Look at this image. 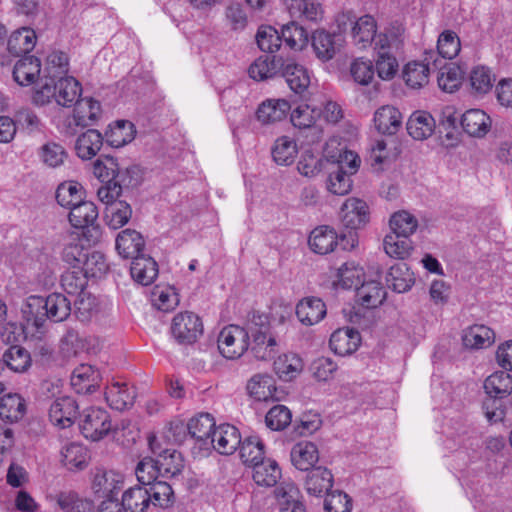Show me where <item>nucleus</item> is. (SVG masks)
I'll return each instance as SVG.
<instances>
[{
    "label": "nucleus",
    "mask_w": 512,
    "mask_h": 512,
    "mask_svg": "<svg viewBox=\"0 0 512 512\" xmlns=\"http://www.w3.org/2000/svg\"><path fill=\"white\" fill-rule=\"evenodd\" d=\"M23 318L27 325L41 329L46 320L62 322L71 314V301L61 293H52L46 298L30 296L22 307Z\"/></svg>",
    "instance_id": "obj_1"
},
{
    "label": "nucleus",
    "mask_w": 512,
    "mask_h": 512,
    "mask_svg": "<svg viewBox=\"0 0 512 512\" xmlns=\"http://www.w3.org/2000/svg\"><path fill=\"white\" fill-rule=\"evenodd\" d=\"M484 389L489 399L484 401L483 409L490 422L501 421L505 415L498 401L507 397L512 392V377L506 371H497L488 376L484 382Z\"/></svg>",
    "instance_id": "obj_2"
},
{
    "label": "nucleus",
    "mask_w": 512,
    "mask_h": 512,
    "mask_svg": "<svg viewBox=\"0 0 512 512\" xmlns=\"http://www.w3.org/2000/svg\"><path fill=\"white\" fill-rule=\"evenodd\" d=\"M359 157L352 151L340 153L337 163L329 169L328 190L335 195H346L352 188L351 175L356 173Z\"/></svg>",
    "instance_id": "obj_3"
},
{
    "label": "nucleus",
    "mask_w": 512,
    "mask_h": 512,
    "mask_svg": "<svg viewBox=\"0 0 512 512\" xmlns=\"http://www.w3.org/2000/svg\"><path fill=\"white\" fill-rule=\"evenodd\" d=\"M171 334L181 345L195 343L203 333V323L200 317L190 311L177 313L171 323Z\"/></svg>",
    "instance_id": "obj_4"
},
{
    "label": "nucleus",
    "mask_w": 512,
    "mask_h": 512,
    "mask_svg": "<svg viewBox=\"0 0 512 512\" xmlns=\"http://www.w3.org/2000/svg\"><path fill=\"white\" fill-rule=\"evenodd\" d=\"M79 426L83 436L92 441L103 439L112 429L108 412L96 407L84 410Z\"/></svg>",
    "instance_id": "obj_5"
},
{
    "label": "nucleus",
    "mask_w": 512,
    "mask_h": 512,
    "mask_svg": "<svg viewBox=\"0 0 512 512\" xmlns=\"http://www.w3.org/2000/svg\"><path fill=\"white\" fill-rule=\"evenodd\" d=\"M217 342L225 358L238 359L248 349V332L238 325H229L220 331Z\"/></svg>",
    "instance_id": "obj_6"
},
{
    "label": "nucleus",
    "mask_w": 512,
    "mask_h": 512,
    "mask_svg": "<svg viewBox=\"0 0 512 512\" xmlns=\"http://www.w3.org/2000/svg\"><path fill=\"white\" fill-rule=\"evenodd\" d=\"M186 429L190 437L196 441L199 451L207 454L212 449V434L216 428L214 419L210 414L202 413L191 418Z\"/></svg>",
    "instance_id": "obj_7"
},
{
    "label": "nucleus",
    "mask_w": 512,
    "mask_h": 512,
    "mask_svg": "<svg viewBox=\"0 0 512 512\" xmlns=\"http://www.w3.org/2000/svg\"><path fill=\"white\" fill-rule=\"evenodd\" d=\"M342 225L350 230L363 228L370 221V209L368 204L359 198H348L340 210Z\"/></svg>",
    "instance_id": "obj_8"
},
{
    "label": "nucleus",
    "mask_w": 512,
    "mask_h": 512,
    "mask_svg": "<svg viewBox=\"0 0 512 512\" xmlns=\"http://www.w3.org/2000/svg\"><path fill=\"white\" fill-rule=\"evenodd\" d=\"M311 44L316 57L321 61H329L341 50L344 38L341 33H329L316 30L311 36Z\"/></svg>",
    "instance_id": "obj_9"
},
{
    "label": "nucleus",
    "mask_w": 512,
    "mask_h": 512,
    "mask_svg": "<svg viewBox=\"0 0 512 512\" xmlns=\"http://www.w3.org/2000/svg\"><path fill=\"white\" fill-rule=\"evenodd\" d=\"M124 478L115 471L97 470L92 481L93 492L101 498L117 499L116 496L123 488Z\"/></svg>",
    "instance_id": "obj_10"
},
{
    "label": "nucleus",
    "mask_w": 512,
    "mask_h": 512,
    "mask_svg": "<svg viewBox=\"0 0 512 512\" xmlns=\"http://www.w3.org/2000/svg\"><path fill=\"white\" fill-rule=\"evenodd\" d=\"M79 406L76 400L69 396L57 398L49 408L50 421L59 428L70 427L78 415Z\"/></svg>",
    "instance_id": "obj_11"
},
{
    "label": "nucleus",
    "mask_w": 512,
    "mask_h": 512,
    "mask_svg": "<svg viewBox=\"0 0 512 512\" xmlns=\"http://www.w3.org/2000/svg\"><path fill=\"white\" fill-rule=\"evenodd\" d=\"M101 373L89 364L76 367L71 376V385L78 394H92L99 389Z\"/></svg>",
    "instance_id": "obj_12"
},
{
    "label": "nucleus",
    "mask_w": 512,
    "mask_h": 512,
    "mask_svg": "<svg viewBox=\"0 0 512 512\" xmlns=\"http://www.w3.org/2000/svg\"><path fill=\"white\" fill-rule=\"evenodd\" d=\"M361 342L358 330L354 328H340L334 331L329 340L331 350L339 355L346 356L354 353Z\"/></svg>",
    "instance_id": "obj_13"
},
{
    "label": "nucleus",
    "mask_w": 512,
    "mask_h": 512,
    "mask_svg": "<svg viewBox=\"0 0 512 512\" xmlns=\"http://www.w3.org/2000/svg\"><path fill=\"white\" fill-rule=\"evenodd\" d=\"M212 439V448L223 455L233 454L242 442L238 429L230 424L217 427L213 431Z\"/></svg>",
    "instance_id": "obj_14"
},
{
    "label": "nucleus",
    "mask_w": 512,
    "mask_h": 512,
    "mask_svg": "<svg viewBox=\"0 0 512 512\" xmlns=\"http://www.w3.org/2000/svg\"><path fill=\"white\" fill-rule=\"evenodd\" d=\"M334 477L332 472L323 466H317L307 472L304 487L310 496L322 497L332 488Z\"/></svg>",
    "instance_id": "obj_15"
},
{
    "label": "nucleus",
    "mask_w": 512,
    "mask_h": 512,
    "mask_svg": "<svg viewBox=\"0 0 512 512\" xmlns=\"http://www.w3.org/2000/svg\"><path fill=\"white\" fill-rule=\"evenodd\" d=\"M434 52L426 53L425 63L412 61L405 65L403 70V79L407 86L413 89H419L429 82V74L431 71L432 60Z\"/></svg>",
    "instance_id": "obj_16"
},
{
    "label": "nucleus",
    "mask_w": 512,
    "mask_h": 512,
    "mask_svg": "<svg viewBox=\"0 0 512 512\" xmlns=\"http://www.w3.org/2000/svg\"><path fill=\"white\" fill-rule=\"evenodd\" d=\"M105 399L108 405L115 410H125L134 404L135 391L125 382L113 381L106 386Z\"/></svg>",
    "instance_id": "obj_17"
},
{
    "label": "nucleus",
    "mask_w": 512,
    "mask_h": 512,
    "mask_svg": "<svg viewBox=\"0 0 512 512\" xmlns=\"http://www.w3.org/2000/svg\"><path fill=\"white\" fill-rule=\"evenodd\" d=\"M290 110L286 99H266L258 106L256 117L262 124H272L285 119Z\"/></svg>",
    "instance_id": "obj_18"
},
{
    "label": "nucleus",
    "mask_w": 512,
    "mask_h": 512,
    "mask_svg": "<svg viewBox=\"0 0 512 512\" xmlns=\"http://www.w3.org/2000/svg\"><path fill=\"white\" fill-rule=\"evenodd\" d=\"M462 342L471 350L485 349L495 342V333L488 326L475 324L463 330Z\"/></svg>",
    "instance_id": "obj_19"
},
{
    "label": "nucleus",
    "mask_w": 512,
    "mask_h": 512,
    "mask_svg": "<svg viewBox=\"0 0 512 512\" xmlns=\"http://www.w3.org/2000/svg\"><path fill=\"white\" fill-rule=\"evenodd\" d=\"M40 73L41 61L33 55L22 57L13 68V78L20 86L34 84L39 79Z\"/></svg>",
    "instance_id": "obj_20"
},
{
    "label": "nucleus",
    "mask_w": 512,
    "mask_h": 512,
    "mask_svg": "<svg viewBox=\"0 0 512 512\" xmlns=\"http://www.w3.org/2000/svg\"><path fill=\"white\" fill-rule=\"evenodd\" d=\"M290 457L292 464L298 470L309 472L316 468L315 464L319 460V451L314 443L303 441L292 447Z\"/></svg>",
    "instance_id": "obj_21"
},
{
    "label": "nucleus",
    "mask_w": 512,
    "mask_h": 512,
    "mask_svg": "<svg viewBox=\"0 0 512 512\" xmlns=\"http://www.w3.org/2000/svg\"><path fill=\"white\" fill-rule=\"evenodd\" d=\"M280 75L285 78L289 88L296 94L301 95L309 87L310 76L307 69L293 61H283Z\"/></svg>",
    "instance_id": "obj_22"
},
{
    "label": "nucleus",
    "mask_w": 512,
    "mask_h": 512,
    "mask_svg": "<svg viewBox=\"0 0 512 512\" xmlns=\"http://www.w3.org/2000/svg\"><path fill=\"white\" fill-rule=\"evenodd\" d=\"M296 315L302 324L314 325L326 315L325 303L317 297H306L296 306Z\"/></svg>",
    "instance_id": "obj_23"
},
{
    "label": "nucleus",
    "mask_w": 512,
    "mask_h": 512,
    "mask_svg": "<svg viewBox=\"0 0 512 512\" xmlns=\"http://www.w3.org/2000/svg\"><path fill=\"white\" fill-rule=\"evenodd\" d=\"M402 114L393 106H382L374 114V125L379 133L384 135L396 134L402 125Z\"/></svg>",
    "instance_id": "obj_24"
},
{
    "label": "nucleus",
    "mask_w": 512,
    "mask_h": 512,
    "mask_svg": "<svg viewBox=\"0 0 512 512\" xmlns=\"http://www.w3.org/2000/svg\"><path fill=\"white\" fill-rule=\"evenodd\" d=\"M145 241L141 233L134 229H125L116 237V249L123 258H134L141 255Z\"/></svg>",
    "instance_id": "obj_25"
},
{
    "label": "nucleus",
    "mask_w": 512,
    "mask_h": 512,
    "mask_svg": "<svg viewBox=\"0 0 512 512\" xmlns=\"http://www.w3.org/2000/svg\"><path fill=\"white\" fill-rule=\"evenodd\" d=\"M283 58L277 56H260L249 67V75L256 81H264L280 75Z\"/></svg>",
    "instance_id": "obj_26"
},
{
    "label": "nucleus",
    "mask_w": 512,
    "mask_h": 512,
    "mask_svg": "<svg viewBox=\"0 0 512 512\" xmlns=\"http://www.w3.org/2000/svg\"><path fill=\"white\" fill-rule=\"evenodd\" d=\"M461 125L470 136L483 137L491 128V119L483 110L471 109L462 115Z\"/></svg>",
    "instance_id": "obj_27"
},
{
    "label": "nucleus",
    "mask_w": 512,
    "mask_h": 512,
    "mask_svg": "<svg viewBox=\"0 0 512 512\" xmlns=\"http://www.w3.org/2000/svg\"><path fill=\"white\" fill-rule=\"evenodd\" d=\"M130 273L132 278L141 285H150L158 275L156 261L143 254L132 259Z\"/></svg>",
    "instance_id": "obj_28"
},
{
    "label": "nucleus",
    "mask_w": 512,
    "mask_h": 512,
    "mask_svg": "<svg viewBox=\"0 0 512 512\" xmlns=\"http://www.w3.org/2000/svg\"><path fill=\"white\" fill-rule=\"evenodd\" d=\"M389 288L398 293H404L414 284V274L405 263H397L390 267L385 277Z\"/></svg>",
    "instance_id": "obj_29"
},
{
    "label": "nucleus",
    "mask_w": 512,
    "mask_h": 512,
    "mask_svg": "<svg viewBox=\"0 0 512 512\" xmlns=\"http://www.w3.org/2000/svg\"><path fill=\"white\" fill-rule=\"evenodd\" d=\"M36 41L35 31L30 27H22L10 35L7 41V49L12 55L20 56L31 52L36 45Z\"/></svg>",
    "instance_id": "obj_30"
},
{
    "label": "nucleus",
    "mask_w": 512,
    "mask_h": 512,
    "mask_svg": "<svg viewBox=\"0 0 512 512\" xmlns=\"http://www.w3.org/2000/svg\"><path fill=\"white\" fill-rule=\"evenodd\" d=\"M252 468V478L258 486L273 487L282 476L278 463L270 458L258 462Z\"/></svg>",
    "instance_id": "obj_31"
},
{
    "label": "nucleus",
    "mask_w": 512,
    "mask_h": 512,
    "mask_svg": "<svg viewBox=\"0 0 512 512\" xmlns=\"http://www.w3.org/2000/svg\"><path fill=\"white\" fill-rule=\"evenodd\" d=\"M26 413L25 400L17 393H9L0 398V418L14 423L21 420Z\"/></svg>",
    "instance_id": "obj_32"
},
{
    "label": "nucleus",
    "mask_w": 512,
    "mask_h": 512,
    "mask_svg": "<svg viewBox=\"0 0 512 512\" xmlns=\"http://www.w3.org/2000/svg\"><path fill=\"white\" fill-rule=\"evenodd\" d=\"M98 218V209L91 201H80L70 209L69 221L75 228L93 227Z\"/></svg>",
    "instance_id": "obj_33"
},
{
    "label": "nucleus",
    "mask_w": 512,
    "mask_h": 512,
    "mask_svg": "<svg viewBox=\"0 0 512 512\" xmlns=\"http://www.w3.org/2000/svg\"><path fill=\"white\" fill-rule=\"evenodd\" d=\"M434 128V118L424 111L414 112L407 121V131L415 140L427 139L432 135Z\"/></svg>",
    "instance_id": "obj_34"
},
{
    "label": "nucleus",
    "mask_w": 512,
    "mask_h": 512,
    "mask_svg": "<svg viewBox=\"0 0 512 512\" xmlns=\"http://www.w3.org/2000/svg\"><path fill=\"white\" fill-rule=\"evenodd\" d=\"M337 238L334 229L320 226L311 232L308 243L313 252L324 255L334 250Z\"/></svg>",
    "instance_id": "obj_35"
},
{
    "label": "nucleus",
    "mask_w": 512,
    "mask_h": 512,
    "mask_svg": "<svg viewBox=\"0 0 512 512\" xmlns=\"http://www.w3.org/2000/svg\"><path fill=\"white\" fill-rule=\"evenodd\" d=\"M81 94L80 83L73 77L65 76L56 80V103L63 107L74 105Z\"/></svg>",
    "instance_id": "obj_36"
},
{
    "label": "nucleus",
    "mask_w": 512,
    "mask_h": 512,
    "mask_svg": "<svg viewBox=\"0 0 512 512\" xmlns=\"http://www.w3.org/2000/svg\"><path fill=\"white\" fill-rule=\"evenodd\" d=\"M150 500L146 487L136 485L124 491L121 505L125 512H146Z\"/></svg>",
    "instance_id": "obj_37"
},
{
    "label": "nucleus",
    "mask_w": 512,
    "mask_h": 512,
    "mask_svg": "<svg viewBox=\"0 0 512 512\" xmlns=\"http://www.w3.org/2000/svg\"><path fill=\"white\" fill-rule=\"evenodd\" d=\"M136 130L132 122L118 120L105 133L106 143L111 147L120 148L135 138Z\"/></svg>",
    "instance_id": "obj_38"
},
{
    "label": "nucleus",
    "mask_w": 512,
    "mask_h": 512,
    "mask_svg": "<svg viewBox=\"0 0 512 512\" xmlns=\"http://www.w3.org/2000/svg\"><path fill=\"white\" fill-rule=\"evenodd\" d=\"M102 145V134L98 130L89 129L77 138L75 150L81 159L88 160L98 153Z\"/></svg>",
    "instance_id": "obj_39"
},
{
    "label": "nucleus",
    "mask_w": 512,
    "mask_h": 512,
    "mask_svg": "<svg viewBox=\"0 0 512 512\" xmlns=\"http://www.w3.org/2000/svg\"><path fill=\"white\" fill-rule=\"evenodd\" d=\"M160 476L163 478H172L180 474L184 461L180 452L171 449H164L162 453L155 458Z\"/></svg>",
    "instance_id": "obj_40"
},
{
    "label": "nucleus",
    "mask_w": 512,
    "mask_h": 512,
    "mask_svg": "<svg viewBox=\"0 0 512 512\" xmlns=\"http://www.w3.org/2000/svg\"><path fill=\"white\" fill-rule=\"evenodd\" d=\"M4 367L16 373L26 372L32 364V358L27 349L19 345L10 346L2 355Z\"/></svg>",
    "instance_id": "obj_41"
},
{
    "label": "nucleus",
    "mask_w": 512,
    "mask_h": 512,
    "mask_svg": "<svg viewBox=\"0 0 512 512\" xmlns=\"http://www.w3.org/2000/svg\"><path fill=\"white\" fill-rule=\"evenodd\" d=\"M100 115V103L92 98H84L75 103L74 119L78 126H91L95 124Z\"/></svg>",
    "instance_id": "obj_42"
},
{
    "label": "nucleus",
    "mask_w": 512,
    "mask_h": 512,
    "mask_svg": "<svg viewBox=\"0 0 512 512\" xmlns=\"http://www.w3.org/2000/svg\"><path fill=\"white\" fill-rule=\"evenodd\" d=\"M247 390L258 401L274 399L276 392L275 380L267 374L255 375L249 380Z\"/></svg>",
    "instance_id": "obj_43"
},
{
    "label": "nucleus",
    "mask_w": 512,
    "mask_h": 512,
    "mask_svg": "<svg viewBox=\"0 0 512 512\" xmlns=\"http://www.w3.org/2000/svg\"><path fill=\"white\" fill-rule=\"evenodd\" d=\"M432 66L435 69H439L437 75V82L443 91L454 92L458 89L461 84V73L460 69L452 64H446L441 66V61L434 59Z\"/></svg>",
    "instance_id": "obj_44"
},
{
    "label": "nucleus",
    "mask_w": 512,
    "mask_h": 512,
    "mask_svg": "<svg viewBox=\"0 0 512 512\" xmlns=\"http://www.w3.org/2000/svg\"><path fill=\"white\" fill-rule=\"evenodd\" d=\"M356 295L362 306L366 308H376L382 304L386 292L380 282L371 280L363 282L361 286L357 287Z\"/></svg>",
    "instance_id": "obj_45"
},
{
    "label": "nucleus",
    "mask_w": 512,
    "mask_h": 512,
    "mask_svg": "<svg viewBox=\"0 0 512 512\" xmlns=\"http://www.w3.org/2000/svg\"><path fill=\"white\" fill-rule=\"evenodd\" d=\"M376 21L370 15L358 18L352 26V36L356 45L367 47L373 42L376 34Z\"/></svg>",
    "instance_id": "obj_46"
},
{
    "label": "nucleus",
    "mask_w": 512,
    "mask_h": 512,
    "mask_svg": "<svg viewBox=\"0 0 512 512\" xmlns=\"http://www.w3.org/2000/svg\"><path fill=\"white\" fill-rule=\"evenodd\" d=\"M239 453L242 462L247 466H255L260 461L265 460L264 444L258 436L245 438L240 446Z\"/></svg>",
    "instance_id": "obj_47"
},
{
    "label": "nucleus",
    "mask_w": 512,
    "mask_h": 512,
    "mask_svg": "<svg viewBox=\"0 0 512 512\" xmlns=\"http://www.w3.org/2000/svg\"><path fill=\"white\" fill-rule=\"evenodd\" d=\"M302 369V359L295 354H283L274 361V370L279 378L284 381L294 379Z\"/></svg>",
    "instance_id": "obj_48"
},
{
    "label": "nucleus",
    "mask_w": 512,
    "mask_h": 512,
    "mask_svg": "<svg viewBox=\"0 0 512 512\" xmlns=\"http://www.w3.org/2000/svg\"><path fill=\"white\" fill-rule=\"evenodd\" d=\"M297 153V143L288 136L277 138L272 148L273 160L279 165L292 164Z\"/></svg>",
    "instance_id": "obj_49"
},
{
    "label": "nucleus",
    "mask_w": 512,
    "mask_h": 512,
    "mask_svg": "<svg viewBox=\"0 0 512 512\" xmlns=\"http://www.w3.org/2000/svg\"><path fill=\"white\" fill-rule=\"evenodd\" d=\"M132 217V208L126 201L114 202L105 209L106 224L116 230L123 227Z\"/></svg>",
    "instance_id": "obj_50"
},
{
    "label": "nucleus",
    "mask_w": 512,
    "mask_h": 512,
    "mask_svg": "<svg viewBox=\"0 0 512 512\" xmlns=\"http://www.w3.org/2000/svg\"><path fill=\"white\" fill-rule=\"evenodd\" d=\"M83 187L75 181L61 183L56 190V200L62 207L71 209L82 201Z\"/></svg>",
    "instance_id": "obj_51"
},
{
    "label": "nucleus",
    "mask_w": 512,
    "mask_h": 512,
    "mask_svg": "<svg viewBox=\"0 0 512 512\" xmlns=\"http://www.w3.org/2000/svg\"><path fill=\"white\" fill-rule=\"evenodd\" d=\"M292 17H304L309 21H316L321 17L322 9L314 0H285Z\"/></svg>",
    "instance_id": "obj_52"
},
{
    "label": "nucleus",
    "mask_w": 512,
    "mask_h": 512,
    "mask_svg": "<svg viewBox=\"0 0 512 512\" xmlns=\"http://www.w3.org/2000/svg\"><path fill=\"white\" fill-rule=\"evenodd\" d=\"M386 254L392 258L404 259L409 256L412 250V243L409 237L389 233L383 240Z\"/></svg>",
    "instance_id": "obj_53"
},
{
    "label": "nucleus",
    "mask_w": 512,
    "mask_h": 512,
    "mask_svg": "<svg viewBox=\"0 0 512 512\" xmlns=\"http://www.w3.org/2000/svg\"><path fill=\"white\" fill-rule=\"evenodd\" d=\"M62 463L69 469H83L87 464V450L79 443H69L61 450Z\"/></svg>",
    "instance_id": "obj_54"
},
{
    "label": "nucleus",
    "mask_w": 512,
    "mask_h": 512,
    "mask_svg": "<svg viewBox=\"0 0 512 512\" xmlns=\"http://www.w3.org/2000/svg\"><path fill=\"white\" fill-rule=\"evenodd\" d=\"M150 496L149 505L155 507L167 508L174 501V492L170 484L166 481H158L146 487Z\"/></svg>",
    "instance_id": "obj_55"
},
{
    "label": "nucleus",
    "mask_w": 512,
    "mask_h": 512,
    "mask_svg": "<svg viewBox=\"0 0 512 512\" xmlns=\"http://www.w3.org/2000/svg\"><path fill=\"white\" fill-rule=\"evenodd\" d=\"M297 489L292 484L280 485L274 490L280 501L279 512H306L304 505L295 499Z\"/></svg>",
    "instance_id": "obj_56"
},
{
    "label": "nucleus",
    "mask_w": 512,
    "mask_h": 512,
    "mask_svg": "<svg viewBox=\"0 0 512 512\" xmlns=\"http://www.w3.org/2000/svg\"><path fill=\"white\" fill-rule=\"evenodd\" d=\"M283 41L282 32L279 33L269 25L260 26L256 34V42L260 50L267 53H275L279 50Z\"/></svg>",
    "instance_id": "obj_57"
},
{
    "label": "nucleus",
    "mask_w": 512,
    "mask_h": 512,
    "mask_svg": "<svg viewBox=\"0 0 512 512\" xmlns=\"http://www.w3.org/2000/svg\"><path fill=\"white\" fill-rule=\"evenodd\" d=\"M86 284L87 276L80 268L68 270L61 276V286L69 295H86L84 292Z\"/></svg>",
    "instance_id": "obj_58"
},
{
    "label": "nucleus",
    "mask_w": 512,
    "mask_h": 512,
    "mask_svg": "<svg viewBox=\"0 0 512 512\" xmlns=\"http://www.w3.org/2000/svg\"><path fill=\"white\" fill-rule=\"evenodd\" d=\"M364 275L363 268L355 262H345L337 270L338 285L344 289H357Z\"/></svg>",
    "instance_id": "obj_59"
},
{
    "label": "nucleus",
    "mask_w": 512,
    "mask_h": 512,
    "mask_svg": "<svg viewBox=\"0 0 512 512\" xmlns=\"http://www.w3.org/2000/svg\"><path fill=\"white\" fill-rule=\"evenodd\" d=\"M282 37L286 45L293 50H302L309 41L307 31L294 21L282 26Z\"/></svg>",
    "instance_id": "obj_60"
},
{
    "label": "nucleus",
    "mask_w": 512,
    "mask_h": 512,
    "mask_svg": "<svg viewBox=\"0 0 512 512\" xmlns=\"http://www.w3.org/2000/svg\"><path fill=\"white\" fill-rule=\"evenodd\" d=\"M470 85L474 93L486 94L493 87L495 76L485 66H477L470 73Z\"/></svg>",
    "instance_id": "obj_61"
},
{
    "label": "nucleus",
    "mask_w": 512,
    "mask_h": 512,
    "mask_svg": "<svg viewBox=\"0 0 512 512\" xmlns=\"http://www.w3.org/2000/svg\"><path fill=\"white\" fill-rule=\"evenodd\" d=\"M417 220L406 211L394 213L390 218L391 233L409 237L416 231Z\"/></svg>",
    "instance_id": "obj_62"
},
{
    "label": "nucleus",
    "mask_w": 512,
    "mask_h": 512,
    "mask_svg": "<svg viewBox=\"0 0 512 512\" xmlns=\"http://www.w3.org/2000/svg\"><path fill=\"white\" fill-rule=\"evenodd\" d=\"M59 507L65 512H89L92 503L86 499L80 498L73 491H64L57 496Z\"/></svg>",
    "instance_id": "obj_63"
},
{
    "label": "nucleus",
    "mask_w": 512,
    "mask_h": 512,
    "mask_svg": "<svg viewBox=\"0 0 512 512\" xmlns=\"http://www.w3.org/2000/svg\"><path fill=\"white\" fill-rule=\"evenodd\" d=\"M68 56L62 51L51 52L46 61L45 72L47 73L44 78L58 79L65 77L68 72Z\"/></svg>",
    "instance_id": "obj_64"
}]
</instances>
